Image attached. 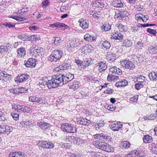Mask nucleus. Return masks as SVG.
I'll list each match as a JSON object with an SVG mask.
<instances>
[{
	"label": "nucleus",
	"mask_w": 157,
	"mask_h": 157,
	"mask_svg": "<svg viewBox=\"0 0 157 157\" xmlns=\"http://www.w3.org/2000/svg\"><path fill=\"white\" fill-rule=\"evenodd\" d=\"M25 53L26 51L24 48H21L17 50V53L18 57H22L25 54Z\"/></svg>",
	"instance_id": "obj_28"
},
{
	"label": "nucleus",
	"mask_w": 157,
	"mask_h": 157,
	"mask_svg": "<svg viewBox=\"0 0 157 157\" xmlns=\"http://www.w3.org/2000/svg\"><path fill=\"white\" fill-rule=\"evenodd\" d=\"M143 85L141 83H136L135 85V88L137 90H139L143 87Z\"/></svg>",
	"instance_id": "obj_51"
},
{
	"label": "nucleus",
	"mask_w": 157,
	"mask_h": 157,
	"mask_svg": "<svg viewBox=\"0 0 157 157\" xmlns=\"http://www.w3.org/2000/svg\"><path fill=\"white\" fill-rule=\"evenodd\" d=\"M106 56V57H108V58H111L109 59V60H112V61H113V60H115V58H114L115 56V54L111 52H109V54H107Z\"/></svg>",
	"instance_id": "obj_45"
},
{
	"label": "nucleus",
	"mask_w": 157,
	"mask_h": 157,
	"mask_svg": "<svg viewBox=\"0 0 157 157\" xmlns=\"http://www.w3.org/2000/svg\"><path fill=\"white\" fill-rule=\"evenodd\" d=\"M15 111L14 113H13L11 114V115L14 120H17L18 119V117L21 114L19 113H17Z\"/></svg>",
	"instance_id": "obj_48"
},
{
	"label": "nucleus",
	"mask_w": 157,
	"mask_h": 157,
	"mask_svg": "<svg viewBox=\"0 0 157 157\" xmlns=\"http://www.w3.org/2000/svg\"><path fill=\"white\" fill-rule=\"evenodd\" d=\"M29 77V75L26 74H19L14 80L16 83H20L26 80Z\"/></svg>",
	"instance_id": "obj_5"
},
{
	"label": "nucleus",
	"mask_w": 157,
	"mask_h": 157,
	"mask_svg": "<svg viewBox=\"0 0 157 157\" xmlns=\"http://www.w3.org/2000/svg\"><path fill=\"white\" fill-rule=\"evenodd\" d=\"M5 120L4 113L2 111H0V121H4Z\"/></svg>",
	"instance_id": "obj_58"
},
{
	"label": "nucleus",
	"mask_w": 157,
	"mask_h": 157,
	"mask_svg": "<svg viewBox=\"0 0 157 157\" xmlns=\"http://www.w3.org/2000/svg\"><path fill=\"white\" fill-rule=\"evenodd\" d=\"M111 26L109 24H104L101 27L102 31H107L111 29Z\"/></svg>",
	"instance_id": "obj_32"
},
{
	"label": "nucleus",
	"mask_w": 157,
	"mask_h": 157,
	"mask_svg": "<svg viewBox=\"0 0 157 157\" xmlns=\"http://www.w3.org/2000/svg\"><path fill=\"white\" fill-rule=\"evenodd\" d=\"M27 88L21 87L18 88V90L19 91V93H25L27 90Z\"/></svg>",
	"instance_id": "obj_53"
},
{
	"label": "nucleus",
	"mask_w": 157,
	"mask_h": 157,
	"mask_svg": "<svg viewBox=\"0 0 157 157\" xmlns=\"http://www.w3.org/2000/svg\"><path fill=\"white\" fill-rule=\"evenodd\" d=\"M67 26V25L65 24L59 22L51 24L50 25V26L52 28L55 27L56 28H59L62 29H63V27H65Z\"/></svg>",
	"instance_id": "obj_23"
},
{
	"label": "nucleus",
	"mask_w": 157,
	"mask_h": 157,
	"mask_svg": "<svg viewBox=\"0 0 157 157\" xmlns=\"http://www.w3.org/2000/svg\"><path fill=\"white\" fill-rule=\"evenodd\" d=\"M84 39L90 42L96 41V38L94 36H91L89 34H86L84 36Z\"/></svg>",
	"instance_id": "obj_24"
},
{
	"label": "nucleus",
	"mask_w": 157,
	"mask_h": 157,
	"mask_svg": "<svg viewBox=\"0 0 157 157\" xmlns=\"http://www.w3.org/2000/svg\"><path fill=\"white\" fill-rule=\"evenodd\" d=\"M36 60L35 59L29 58L27 61H25V64L26 67L33 68L35 67Z\"/></svg>",
	"instance_id": "obj_9"
},
{
	"label": "nucleus",
	"mask_w": 157,
	"mask_h": 157,
	"mask_svg": "<svg viewBox=\"0 0 157 157\" xmlns=\"http://www.w3.org/2000/svg\"><path fill=\"white\" fill-rule=\"evenodd\" d=\"M37 84L40 85L41 88H44L46 85L47 86V82H45L41 79H40L39 81L37 82Z\"/></svg>",
	"instance_id": "obj_38"
},
{
	"label": "nucleus",
	"mask_w": 157,
	"mask_h": 157,
	"mask_svg": "<svg viewBox=\"0 0 157 157\" xmlns=\"http://www.w3.org/2000/svg\"><path fill=\"white\" fill-rule=\"evenodd\" d=\"M122 125L120 122H117L113 123L110 126V128L114 131H118V129L122 128Z\"/></svg>",
	"instance_id": "obj_16"
},
{
	"label": "nucleus",
	"mask_w": 157,
	"mask_h": 157,
	"mask_svg": "<svg viewBox=\"0 0 157 157\" xmlns=\"http://www.w3.org/2000/svg\"><path fill=\"white\" fill-rule=\"evenodd\" d=\"M70 64L67 63H63L60 65V67L61 68V70H64L68 69L70 67Z\"/></svg>",
	"instance_id": "obj_35"
},
{
	"label": "nucleus",
	"mask_w": 157,
	"mask_h": 157,
	"mask_svg": "<svg viewBox=\"0 0 157 157\" xmlns=\"http://www.w3.org/2000/svg\"><path fill=\"white\" fill-rule=\"evenodd\" d=\"M85 121H86V119L82 118L80 119L78 121L79 122V123L81 124L84 125H86V122H85Z\"/></svg>",
	"instance_id": "obj_54"
},
{
	"label": "nucleus",
	"mask_w": 157,
	"mask_h": 157,
	"mask_svg": "<svg viewBox=\"0 0 157 157\" xmlns=\"http://www.w3.org/2000/svg\"><path fill=\"white\" fill-rule=\"evenodd\" d=\"M39 146L43 148H53L54 146L52 143L47 141H41L39 143Z\"/></svg>",
	"instance_id": "obj_6"
},
{
	"label": "nucleus",
	"mask_w": 157,
	"mask_h": 157,
	"mask_svg": "<svg viewBox=\"0 0 157 157\" xmlns=\"http://www.w3.org/2000/svg\"><path fill=\"white\" fill-rule=\"evenodd\" d=\"M110 138L109 136L106 135H105V136L103 139V141L107 142V141H109Z\"/></svg>",
	"instance_id": "obj_63"
},
{
	"label": "nucleus",
	"mask_w": 157,
	"mask_h": 157,
	"mask_svg": "<svg viewBox=\"0 0 157 157\" xmlns=\"http://www.w3.org/2000/svg\"><path fill=\"white\" fill-rule=\"evenodd\" d=\"M128 14L127 11L124 10H121L119 11V12L117 15L115 14V17L119 18L120 19L124 20L125 19V17H127Z\"/></svg>",
	"instance_id": "obj_10"
},
{
	"label": "nucleus",
	"mask_w": 157,
	"mask_h": 157,
	"mask_svg": "<svg viewBox=\"0 0 157 157\" xmlns=\"http://www.w3.org/2000/svg\"><path fill=\"white\" fill-rule=\"evenodd\" d=\"M95 67L97 68L98 67L99 71L102 72L106 69L107 66L105 63L103 62H101L98 63Z\"/></svg>",
	"instance_id": "obj_18"
},
{
	"label": "nucleus",
	"mask_w": 157,
	"mask_h": 157,
	"mask_svg": "<svg viewBox=\"0 0 157 157\" xmlns=\"http://www.w3.org/2000/svg\"><path fill=\"white\" fill-rule=\"evenodd\" d=\"M123 35L121 33L117 32H115L114 34L112 36L111 38L112 39L115 40H123Z\"/></svg>",
	"instance_id": "obj_19"
},
{
	"label": "nucleus",
	"mask_w": 157,
	"mask_h": 157,
	"mask_svg": "<svg viewBox=\"0 0 157 157\" xmlns=\"http://www.w3.org/2000/svg\"><path fill=\"white\" fill-rule=\"evenodd\" d=\"M150 79L153 81L157 80V73L155 72H152L148 74Z\"/></svg>",
	"instance_id": "obj_27"
},
{
	"label": "nucleus",
	"mask_w": 157,
	"mask_h": 157,
	"mask_svg": "<svg viewBox=\"0 0 157 157\" xmlns=\"http://www.w3.org/2000/svg\"><path fill=\"white\" fill-rule=\"evenodd\" d=\"M132 43L131 40L128 39H125L123 44V46L127 47H129L132 45Z\"/></svg>",
	"instance_id": "obj_30"
},
{
	"label": "nucleus",
	"mask_w": 157,
	"mask_h": 157,
	"mask_svg": "<svg viewBox=\"0 0 157 157\" xmlns=\"http://www.w3.org/2000/svg\"><path fill=\"white\" fill-rule=\"evenodd\" d=\"M148 148L153 154H157V145L155 143H152L150 144Z\"/></svg>",
	"instance_id": "obj_20"
},
{
	"label": "nucleus",
	"mask_w": 157,
	"mask_h": 157,
	"mask_svg": "<svg viewBox=\"0 0 157 157\" xmlns=\"http://www.w3.org/2000/svg\"><path fill=\"white\" fill-rule=\"evenodd\" d=\"M91 61L90 59H86L84 61L82 62V68H84L89 66L90 65Z\"/></svg>",
	"instance_id": "obj_29"
},
{
	"label": "nucleus",
	"mask_w": 157,
	"mask_h": 157,
	"mask_svg": "<svg viewBox=\"0 0 157 157\" xmlns=\"http://www.w3.org/2000/svg\"><path fill=\"white\" fill-rule=\"evenodd\" d=\"M78 22L80 23V26L83 29H87L89 26V22L87 20H85L83 18L79 20Z\"/></svg>",
	"instance_id": "obj_14"
},
{
	"label": "nucleus",
	"mask_w": 157,
	"mask_h": 157,
	"mask_svg": "<svg viewBox=\"0 0 157 157\" xmlns=\"http://www.w3.org/2000/svg\"><path fill=\"white\" fill-rule=\"evenodd\" d=\"M85 48H86L88 49V50H93L94 48L92 46L88 44L86 45L84 47Z\"/></svg>",
	"instance_id": "obj_62"
},
{
	"label": "nucleus",
	"mask_w": 157,
	"mask_h": 157,
	"mask_svg": "<svg viewBox=\"0 0 157 157\" xmlns=\"http://www.w3.org/2000/svg\"><path fill=\"white\" fill-rule=\"evenodd\" d=\"M118 28L121 32H125L127 30L126 26L122 25L121 23H119Z\"/></svg>",
	"instance_id": "obj_31"
},
{
	"label": "nucleus",
	"mask_w": 157,
	"mask_h": 157,
	"mask_svg": "<svg viewBox=\"0 0 157 157\" xmlns=\"http://www.w3.org/2000/svg\"><path fill=\"white\" fill-rule=\"evenodd\" d=\"M102 122V121H101L100 122L95 124L94 126L97 130H99L101 128L103 127L104 126V124Z\"/></svg>",
	"instance_id": "obj_39"
},
{
	"label": "nucleus",
	"mask_w": 157,
	"mask_h": 157,
	"mask_svg": "<svg viewBox=\"0 0 157 157\" xmlns=\"http://www.w3.org/2000/svg\"><path fill=\"white\" fill-rule=\"evenodd\" d=\"M135 157H145L144 153L139 151H135Z\"/></svg>",
	"instance_id": "obj_47"
},
{
	"label": "nucleus",
	"mask_w": 157,
	"mask_h": 157,
	"mask_svg": "<svg viewBox=\"0 0 157 157\" xmlns=\"http://www.w3.org/2000/svg\"><path fill=\"white\" fill-rule=\"evenodd\" d=\"M31 110V109L29 107L27 106H25L23 105L22 112L25 113L27 112L28 113L30 112Z\"/></svg>",
	"instance_id": "obj_50"
},
{
	"label": "nucleus",
	"mask_w": 157,
	"mask_h": 157,
	"mask_svg": "<svg viewBox=\"0 0 157 157\" xmlns=\"http://www.w3.org/2000/svg\"><path fill=\"white\" fill-rule=\"evenodd\" d=\"M7 79V76L5 75L3 71L0 70V80L5 81Z\"/></svg>",
	"instance_id": "obj_43"
},
{
	"label": "nucleus",
	"mask_w": 157,
	"mask_h": 157,
	"mask_svg": "<svg viewBox=\"0 0 157 157\" xmlns=\"http://www.w3.org/2000/svg\"><path fill=\"white\" fill-rule=\"evenodd\" d=\"M147 31L150 33L155 36L157 33V32L155 30L152 29L150 28H148L147 29Z\"/></svg>",
	"instance_id": "obj_52"
},
{
	"label": "nucleus",
	"mask_w": 157,
	"mask_h": 157,
	"mask_svg": "<svg viewBox=\"0 0 157 157\" xmlns=\"http://www.w3.org/2000/svg\"><path fill=\"white\" fill-rule=\"evenodd\" d=\"M62 55V52L61 50H55L50 56L48 59L52 62H56L61 58Z\"/></svg>",
	"instance_id": "obj_2"
},
{
	"label": "nucleus",
	"mask_w": 157,
	"mask_h": 157,
	"mask_svg": "<svg viewBox=\"0 0 157 157\" xmlns=\"http://www.w3.org/2000/svg\"><path fill=\"white\" fill-rule=\"evenodd\" d=\"M144 142L145 143H150L152 142V137L149 135L144 136L143 138Z\"/></svg>",
	"instance_id": "obj_25"
},
{
	"label": "nucleus",
	"mask_w": 157,
	"mask_h": 157,
	"mask_svg": "<svg viewBox=\"0 0 157 157\" xmlns=\"http://www.w3.org/2000/svg\"><path fill=\"white\" fill-rule=\"evenodd\" d=\"M118 77L112 75H109L107 76V80L109 81H112L117 79Z\"/></svg>",
	"instance_id": "obj_36"
},
{
	"label": "nucleus",
	"mask_w": 157,
	"mask_h": 157,
	"mask_svg": "<svg viewBox=\"0 0 157 157\" xmlns=\"http://www.w3.org/2000/svg\"><path fill=\"white\" fill-rule=\"evenodd\" d=\"M60 86L57 76H53L51 80H49L47 82V87L49 89L56 88Z\"/></svg>",
	"instance_id": "obj_3"
},
{
	"label": "nucleus",
	"mask_w": 157,
	"mask_h": 157,
	"mask_svg": "<svg viewBox=\"0 0 157 157\" xmlns=\"http://www.w3.org/2000/svg\"><path fill=\"white\" fill-rule=\"evenodd\" d=\"M12 128L9 126H5L4 125L0 124V133L5 134L7 132L10 133L11 132Z\"/></svg>",
	"instance_id": "obj_12"
},
{
	"label": "nucleus",
	"mask_w": 157,
	"mask_h": 157,
	"mask_svg": "<svg viewBox=\"0 0 157 157\" xmlns=\"http://www.w3.org/2000/svg\"><path fill=\"white\" fill-rule=\"evenodd\" d=\"M39 39V38L37 37V36L36 35H33L30 36V37H29V40H28L31 41H35L36 40H38Z\"/></svg>",
	"instance_id": "obj_46"
},
{
	"label": "nucleus",
	"mask_w": 157,
	"mask_h": 157,
	"mask_svg": "<svg viewBox=\"0 0 157 157\" xmlns=\"http://www.w3.org/2000/svg\"><path fill=\"white\" fill-rule=\"evenodd\" d=\"M99 147H100V149L106 152H113V148L106 143H101Z\"/></svg>",
	"instance_id": "obj_8"
},
{
	"label": "nucleus",
	"mask_w": 157,
	"mask_h": 157,
	"mask_svg": "<svg viewBox=\"0 0 157 157\" xmlns=\"http://www.w3.org/2000/svg\"><path fill=\"white\" fill-rule=\"evenodd\" d=\"M54 41V44L57 45L60 43L61 41V38L60 37H56L54 38V39L52 40Z\"/></svg>",
	"instance_id": "obj_40"
},
{
	"label": "nucleus",
	"mask_w": 157,
	"mask_h": 157,
	"mask_svg": "<svg viewBox=\"0 0 157 157\" xmlns=\"http://www.w3.org/2000/svg\"><path fill=\"white\" fill-rule=\"evenodd\" d=\"M79 84L78 82H75L74 83L73 85H71L70 88L71 89H74V90H75L76 89H77L78 87Z\"/></svg>",
	"instance_id": "obj_44"
},
{
	"label": "nucleus",
	"mask_w": 157,
	"mask_h": 157,
	"mask_svg": "<svg viewBox=\"0 0 157 157\" xmlns=\"http://www.w3.org/2000/svg\"><path fill=\"white\" fill-rule=\"evenodd\" d=\"M75 140H76V143L77 144H79L81 143H82V139L80 138H75Z\"/></svg>",
	"instance_id": "obj_61"
},
{
	"label": "nucleus",
	"mask_w": 157,
	"mask_h": 157,
	"mask_svg": "<svg viewBox=\"0 0 157 157\" xmlns=\"http://www.w3.org/2000/svg\"><path fill=\"white\" fill-rule=\"evenodd\" d=\"M12 49V47L11 45L4 46V53L8 52L9 53L10 52Z\"/></svg>",
	"instance_id": "obj_42"
},
{
	"label": "nucleus",
	"mask_w": 157,
	"mask_h": 157,
	"mask_svg": "<svg viewBox=\"0 0 157 157\" xmlns=\"http://www.w3.org/2000/svg\"><path fill=\"white\" fill-rule=\"evenodd\" d=\"M37 125L41 129L46 130L52 126L50 124L41 121L37 123Z\"/></svg>",
	"instance_id": "obj_15"
},
{
	"label": "nucleus",
	"mask_w": 157,
	"mask_h": 157,
	"mask_svg": "<svg viewBox=\"0 0 157 157\" xmlns=\"http://www.w3.org/2000/svg\"><path fill=\"white\" fill-rule=\"evenodd\" d=\"M145 80V78L142 75H139L137 77V80L139 82H141L144 81Z\"/></svg>",
	"instance_id": "obj_49"
},
{
	"label": "nucleus",
	"mask_w": 157,
	"mask_h": 157,
	"mask_svg": "<svg viewBox=\"0 0 157 157\" xmlns=\"http://www.w3.org/2000/svg\"><path fill=\"white\" fill-rule=\"evenodd\" d=\"M23 105H19L15 104L12 105L13 109H14L17 113L20 114L22 113Z\"/></svg>",
	"instance_id": "obj_21"
},
{
	"label": "nucleus",
	"mask_w": 157,
	"mask_h": 157,
	"mask_svg": "<svg viewBox=\"0 0 157 157\" xmlns=\"http://www.w3.org/2000/svg\"><path fill=\"white\" fill-rule=\"evenodd\" d=\"M75 140V137L74 136H71V137H67L66 139V141L67 142L69 143L70 142L72 143L74 142Z\"/></svg>",
	"instance_id": "obj_41"
},
{
	"label": "nucleus",
	"mask_w": 157,
	"mask_h": 157,
	"mask_svg": "<svg viewBox=\"0 0 157 157\" xmlns=\"http://www.w3.org/2000/svg\"><path fill=\"white\" fill-rule=\"evenodd\" d=\"M69 81H71L74 78V75L70 73L66 74Z\"/></svg>",
	"instance_id": "obj_57"
},
{
	"label": "nucleus",
	"mask_w": 157,
	"mask_h": 157,
	"mask_svg": "<svg viewBox=\"0 0 157 157\" xmlns=\"http://www.w3.org/2000/svg\"><path fill=\"white\" fill-rule=\"evenodd\" d=\"M113 6L115 7L119 8L124 9L126 7V6H124V2L120 0H116L113 1L112 2Z\"/></svg>",
	"instance_id": "obj_13"
},
{
	"label": "nucleus",
	"mask_w": 157,
	"mask_h": 157,
	"mask_svg": "<svg viewBox=\"0 0 157 157\" xmlns=\"http://www.w3.org/2000/svg\"><path fill=\"white\" fill-rule=\"evenodd\" d=\"M44 98H40L36 96H33L29 97V100L32 102H36L40 104L43 103Z\"/></svg>",
	"instance_id": "obj_11"
},
{
	"label": "nucleus",
	"mask_w": 157,
	"mask_h": 157,
	"mask_svg": "<svg viewBox=\"0 0 157 157\" xmlns=\"http://www.w3.org/2000/svg\"><path fill=\"white\" fill-rule=\"evenodd\" d=\"M100 44L102 45L101 46L102 48L104 50L109 48L111 46L110 42L107 40L105 41H101L100 42Z\"/></svg>",
	"instance_id": "obj_22"
},
{
	"label": "nucleus",
	"mask_w": 157,
	"mask_h": 157,
	"mask_svg": "<svg viewBox=\"0 0 157 157\" xmlns=\"http://www.w3.org/2000/svg\"><path fill=\"white\" fill-rule=\"evenodd\" d=\"M121 145L123 148H128L130 146V144L128 141H123L121 142Z\"/></svg>",
	"instance_id": "obj_33"
},
{
	"label": "nucleus",
	"mask_w": 157,
	"mask_h": 157,
	"mask_svg": "<svg viewBox=\"0 0 157 157\" xmlns=\"http://www.w3.org/2000/svg\"><path fill=\"white\" fill-rule=\"evenodd\" d=\"M143 16V14L139 13L135 15V17L138 20H142Z\"/></svg>",
	"instance_id": "obj_59"
},
{
	"label": "nucleus",
	"mask_w": 157,
	"mask_h": 157,
	"mask_svg": "<svg viewBox=\"0 0 157 157\" xmlns=\"http://www.w3.org/2000/svg\"><path fill=\"white\" fill-rule=\"evenodd\" d=\"M91 154L92 157H106L105 155L98 152L92 151Z\"/></svg>",
	"instance_id": "obj_26"
},
{
	"label": "nucleus",
	"mask_w": 157,
	"mask_h": 157,
	"mask_svg": "<svg viewBox=\"0 0 157 157\" xmlns=\"http://www.w3.org/2000/svg\"><path fill=\"white\" fill-rule=\"evenodd\" d=\"M135 151H133L130 152L127 155V157H135Z\"/></svg>",
	"instance_id": "obj_56"
},
{
	"label": "nucleus",
	"mask_w": 157,
	"mask_h": 157,
	"mask_svg": "<svg viewBox=\"0 0 157 157\" xmlns=\"http://www.w3.org/2000/svg\"><path fill=\"white\" fill-rule=\"evenodd\" d=\"M64 101L61 99H59L56 101V105H63L64 104Z\"/></svg>",
	"instance_id": "obj_55"
},
{
	"label": "nucleus",
	"mask_w": 157,
	"mask_h": 157,
	"mask_svg": "<svg viewBox=\"0 0 157 157\" xmlns=\"http://www.w3.org/2000/svg\"><path fill=\"white\" fill-rule=\"evenodd\" d=\"M117 67H111L109 71L111 72L116 74V73H117Z\"/></svg>",
	"instance_id": "obj_60"
},
{
	"label": "nucleus",
	"mask_w": 157,
	"mask_h": 157,
	"mask_svg": "<svg viewBox=\"0 0 157 157\" xmlns=\"http://www.w3.org/2000/svg\"><path fill=\"white\" fill-rule=\"evenodd\" d=\"M61 128L63 131L67 132L76 133L77 132V128L71 124H63L61 125Z\"/></svg>",
	"instance_id": "obj_1"
},
{
	"label": "nucleus",
	"mask_w": 157,
	"mask_h": 157,
	"mask_svg": "<svg viewBox=\"0 0 157 157\" xmlns=\"http://www.w3.org/2000/svg\"><path fill=\"white\" fill-rule=\"evenodd\" d=\"M10 17L15 19L17 21H24L26 20V19L25 17H22L21 16L19 17L17 15L12 16Z\"/></svg>",
	"instance_id": "obj_34"
},
{
	"label": "nucleus",
	"mask_w": 157,
	"mask_h": 157,
	"mask_svg": "<svg viewBox=\"0 0 157 157\" xmlns=\"http://www.w3.org/2000/svg\"><path fill=\"white\" fill-rule=\"evenodd\" d=\"M18 38L23 40H29V36L25 34H20L18 35Z\"/></svg>",
	"instance_id": "obj_37"
},
{
	"label": "nucleus",
	"mask_w": 157,
	"mask_h": 157,
	"mask_svg": "<svg viewBox=\"0 0 157 157\" xmlns=\"http://www.w3.org/2000/svg\"><path fill=\"white\" fill-rule=\"evenodd\" d=\"M26 155L21 152H11L9 154V157H25Z\"/></svg>",
	"instance_id": "obj_17"
},
{
	"label": "nucleus",
	"mask_w": 157,
	"mask_h": 157,
	"mask_svg": "<svg viewBox=\"0 0 157 157\" xmlns=\"http://www.w3.org/2000/svg\"><path fill=\"white\" fill-rule=\"evenodd\" d=\"M149 19V17L147 15H144L143 16L142 20L143 21L146 22Z\"/></svg>",
	"instance_id": "obj_64"
},
{
	"label": "nucleus",
	"mask_w": 157,
	"mask_h": 157,
	"mask_svg": "<svg viewBox=\"0 0 157 157\" xmlns=\"http://www.w3.org/2000/svg\"><path fill=\"white\" fill-rule=\"evenodd\" d=\"M121 66L126 68L130 70H132L135 68V65L129 60L124 59L121 62Z\"/></svg>",
	"instance_id": "obj_4"
},
{
	"label": "nucleus",
	"mask_w": 157,
	"mask_h": 157,
	"mask_svg": "<svg viewBox=\"0 0 157 157\" xmlns=\"http://www.w3.org/2000/svg\"><path fill=\"white\" fill-rule=\"evenodd\" d=\"M57 77L60 86H62L64 84L67 83L69 82L66 74L65 75H59L57 76Z\"/></svg>",
	"instance_id": "obj_7"
}]
</instances>
